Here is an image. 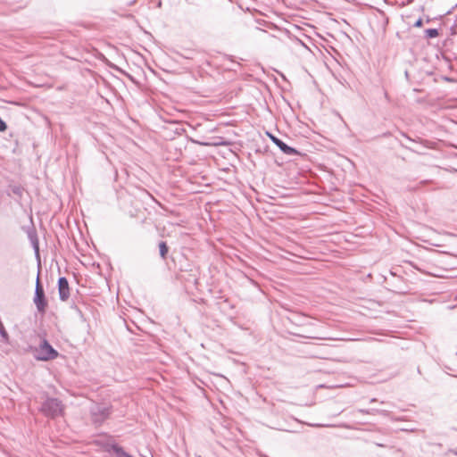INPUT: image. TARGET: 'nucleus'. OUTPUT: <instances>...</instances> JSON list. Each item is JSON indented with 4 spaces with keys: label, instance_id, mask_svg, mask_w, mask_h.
I'll use <instances>...</instances> for the list:
<instances>
[{
    "label": "nucleus",
    "instance_id": "13",
    "mask_svg": "<svg viewBox=\"0 0 457 457\" xmlns=\"http://www.w3.org/2000/svg\"><path fill=\"white\" fill-rule=\"evenodd\" d=\"M448 453H453V454L457 455V450H454V449H450V450H448V452H446V453H445V455H447V454H448Z\"/></svg>",
    "mask_w": 457,
    "mask_h": 457
},
{
    "label": "nucleus",
    "instance_id": "2",
    "mask_svg": "<svg viewBox=\"0 0 457 457\" xmlns=\"http://www.w3.org/2000/svg\"><path fill=\"white\" fill-rule=\"evenodd\" d=\"M37 353V359L40 361H50L58 356V352L53 348L46 339L42 340Z\"/></svg>",
    "mask_w": 457,
    "mask_h": 457
},
{
    "label": "nucleus",
    "instance_id": "3",
    "mask_svg": "<svg viewBox=\"0 0 457 457\" xmlns=\"http://www.w3.org/2000/svg\"><path fill=\"white\" fill-rule=\"evenodd\" d=\"M33 301L37 312L42 314L45 313L47 307V302L46 300L44 288L39 280V275H37L36 281L35 295Z\"/></svg>",
    "mask_w": 457,
    "mask_h": 457
},
{
    "label": "nucleus",
    "instance_id": "16",
    "mask_svg": "<svg viewBox=\"0 0 457 457\" xmlns=\"http://www.w3.org/2000/svg\"><path fill=\"white\" fill-rule=\"evenodd\" d=\"M376 401H377V399H375V398L370 399V403H375Z\"/></svg>",
    "mask_w": 457,
    "mask_h": 457
},
{
    "label": "nucleus",
    "instance_id": "15",
    "mask_svg": "<svg viewBox=\"0 0 457 457\" xmlns=\"http://www.w3.org/2000/svg\"><path fill=\"white\" fill-rule=\"evenodd\" d=\"M310 338H317V339H328V337H309Z\"/></svg>",
    "mask_w": 457,
    "mask_h": 457
},
{
    "label": "nucleus",
    "instance_id": "8",
    "mask_svg": "<svg viewBox=\"0 0 457 457\" xmlns=\"http://www.w3.org/2000/svg\"><path fill=\"white\" fill-rule=\"evenodd\" d=\"M159 250H160V255L162 259L166 258V255L168 253V246L165 242L162 241L159 244Z\"/></svg>",
    "mask_w": 457,
    "mask_h": 457
},
{
    "label": "nucleus",
    "instance_id": "11",
    "mask_svg": "<svg viewBox=\"0 0 457 457\" xmlns=\"http://www.w3.org/2000/svg\"><path fill=\"white\" fill-rule=\"evenodd\" d=\"M7 129V125L6 123L2 120V118L0 117V132H4Z\"/></svg>",
    "mask_w": 457,
    "mask_h": 457
},
{
    "label": "nucleus",
    "instance_id": "7",
    "mask_svg": "<svg viewBox=\"0 0 457 457\" xmlns=\"http://www.w3.org/2000/svg\"><path fill=\"white\" fill-rule=\"evenodd\" d=\"M105 451L108 453H113L116 457H133L132 455L126 453L121 446L117 444H106Z\"/></svg>",
    "mask_w": 457,
    "mask_h": 457
},
{
    "label": "nucleus",
    "instance_id": "5",
    "mask_svg": "<svg viewBox=\"0 0 457 457\" xmlns=\"http://www.w3.org/2000/svg\"><path fill=\"white\" fill-rule=\"evenodd\" d=\"M58 291L61 301H67L70 297V287L66 278L61 277L58 279Z\"/></svg>",
    "mask_w": 457,
    "mask_h": 457
},
{
    "label": "nucleus",
    "instance_id": "4",
    "mask_svg": "<svg viewBox=\"0 0 457 457\" xmlns=\"http://www.w3.org/2000/svg\"><path fill=\"white\" fill-rule=\"evenodd\" d=\"M110 413V408L104 405H96L91 409L92 420L96 424L102 423Z\"/></svg>",
    "mask_w": 457,
    "mask_h": 457
},
{
    "label": "nucleus",
    "instance_id": "1",
    "mask_svg": "<svg viewBox=\"0 0 457 457\" xmlns=\"http://www.w3.org/2000/svg\"><path fill=\"white\" fill-rule=\"evenodd\" d=\"M41 411L49 418H55L63 413V405L57 398H47L41 407Z\"/></svg>",
    "mask_w": 457,
    "mask_h": 457
},
{
    "label": "nucleus",
    "instance_id": "12",
    "mask_svg": "<svg viewBox=\"0 0 457 457\" xmlns=\"http://www.w3.org/2000/svg\"><path fill=\"white\" fill-rule=\"evenodd\" d=\"M422 25H423V21H422V20H421V19H419V20L415 22V24H414V26H415V27H421Z\"/></svg>",
    "mask_w": 457,
    "mask_h": 457
},
{
    "label": "nucleus",
    "instance_id": "6",
    "mask_svg": "<svg viewBox=\"0 0 457 457\" xmlns=\"http://www.w3.org/2000/svg\"><path fill=\"white\" fill-rule=\"evenodd\" d=\"M272 142L286 154L293 155L297 154L298 152L295 148L287 145L286 143H284L282 140L278 139V137H275L273 136L270 137Z\"/></svg>",
    "mask_w": 457,
    "mask_h": 457
},
{
    "label": "nucleus",
    "instance_id": "9",
    "mask_svg": "<svg viewBox=\"0 0 457 457\" xmlns=\"http://www.w3.org/2000/svg\"><path fill=\"white\" fill-rule=\"evenodd\" d=\"M426 37L433 38L438 36V30L436 29H428L425 30Z\"/></svg>",
    "mask_w": 457,
    "mask_h": 457
},
{
    "label": "nucleus",
    "instance_id": "10",
    "mask_svg": "<svg viewBox=\"0 0 457 457\" xmlns=\"http://www.w3.org/2000/svg\"><path fill=\"white\" fill-rule=\"evenodd\" d=\"M358 412L363 413V414H375V413H380L382 411H378V410H375V409H372V410L359 409Z\"/></svg>",
    "mask_w": 457,
    "mask_h": 457
},
{
    "label": "nucleus",
    "instance_id": "14",
    "mask_svg": "<svg viewBox=\"0 0 457 457\" xmlns=\"http://www.w3.org/2000/svg\"><path fill=\"white\" fill-rule=\"evenodd\" d=\"M34 248H35L36 253H38V245H37V242L34 243Z\"/></svg>",
    "mask_w": 457,
    "mask_h": 457
}]
</instances>
